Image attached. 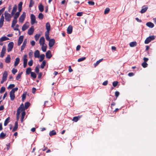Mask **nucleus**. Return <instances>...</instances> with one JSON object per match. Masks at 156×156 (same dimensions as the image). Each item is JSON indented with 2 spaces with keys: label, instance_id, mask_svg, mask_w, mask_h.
Segmentation results:
<instances>
[{
  "label": "nucleus",
  "instance_id": "6",
  "mask_svg": "<svg viewBox=\"0 0 156 156\" xmlns=\"http://www.w3.org/2000/svg\"><path fill=\"white\" fill-rule=\"evenodd\" d=\"M31 23L33 25L36 22L35 16L33 14H31L30 16Z\"/></svg>",
  "mask_w": 156,
  "mask_h": 156
},
{
  "label": "nucleus",
  "instance_id": "22",
  "mask_svg": "<svg viewBox=\"0 0 156 156\" xmlns=\"http://www.w3.org/2000/svg\"><path fill=\"white\" fill-rule=\"evenodd\" d=\"M40 52L38 50L35 51L34 53V56L35 58H39V57Z\"/></svg>",
  "mask_w": 156,
  "mask_h": 156
},
{
  "label": "nucleus",
  "instance_id": "53",
  "mask_svg": "<svg viewBox=\"0 0 156 156\" xmlns=\"http://www.w3.org/2000/svg\"><path fill=\"white\" fill-rule=\"evenodd\" d=\"M5 87H1V90H0V93H3L5 90Z\"/></svg>",
  "mask_w": 156,
  "mask_h": 156
},
{
  "label": "nucleus",
  "instance_id": "40",
  "mask_svg": "<svg viewBox=\"0 0 156 156\" xmlns=\"http://www.w3.org/2000/svg\"><path fill=\"white\" fill-rule=\"evenodd\" d=\"M31 76L34 79H35L36 78L37 76L36 73L34 72H31L30 73Z\"/></svg>",
  "mask_w": 156,
  "mask_h": 156
},
{
  "label": "nucleus",
  "instance_id": "16",
  "mask_svg": "<svg viewBox=\"0 0 156 156\" xmlns=\"http://www.w3.org/2000/svg\"><path fill=\"white\" fill-rule=\"evenodd\" d=\"M6 51V48L3 46L2 50V51L1 52L0 57L1 58H3L4 56V54L5 53Z\"/></svg>",
  "mask_w": 156,
  "mask_h": 156
},
{
  "label": "nucleus",
  "instance_id": "9",
  "mask_svg": "<svg viewBox=\"0 0 156 156\" xmlns=\"http://www.w3.org/2000/svg\"><path fill=\"white\" fill-rule=\"evenodd\" d=\"M24 110L23 104L22 103L18 108L17 111H19V112H23L24 111Z\"/></svg>",
  "mask_w": 156,
  "mask_h": 156
},
{
  "label": "nucleus",
  "instance_id": "13",
  "mask_svg": "<svg viewBox=\"0 0 156 156\" xmlns=\"http://www.w3.org/2000/svg\"><path fill=\"white\" fill-rule=\"evenodd\" d=\"M34 28L33 26L31 27L30 28L28 31V34L29 35H32L34 31Z\"/></svg>",
  "mask_w": 156,
  "mask_h": 156
},
{
  "label": "nucleus",
  "instance_id": "4",
  "mask_svg": "<svg viewBox=\"0 0 156 156\" xmlns=\"http://www.w3.org/2000/svg\"><path fill=\"white\" fill-rule=\"evenodd\" d=\"M14 46V43L13 42H10L8 45L7 50L8 52L11 51Z\"/></svg>",
  "mask_w": 156,
  "mask_h": 156
},
{
  "label": "nucleus",
  "instance_id": "20",
  "mask_svg": "<svg viewBox=\"0 0 156 156\" xmlns=\"http://www.w3.org/2000/svg\"><path fill=\"white\" fill-rule=\"evenodd\" d=\"M45 39L43 37H41L39 40V43L41 45L45 44Z\"/></svg>",
  "mask_w": 156,
  "mask_h": 156
},
{
  "label": "nucleus",
  "instance_id": "11",
  "mask_svg": "<svg viewBox=\"0 0 156 156\" xmlns=\"http://www.w3.org/2000/svg\"><path fill=\"white\" fill-rule=\"evenodd\" d=\"M55 43V40L53 39H52L49 41V46L50 47H52L54 45Z\"/></svg>",
  "mask_w": 156,
  "mask_h": 156
},
{
  "label": "nucleus",
  "instance_id": "32",
  "mask_svg": "<svg viewBox=\"0 0 156 156\" xmlns=\"http://www.w3.org/2000/svg\"><path fill=\"white\" fill-rule=\"evenodd\" d=\"M46 30L48 31H50V25L49 22H47L46 24Z\"/></svg>",
  "mask_w": 156,
  "mask_h": 156
},
{
  "label": "nucleus",
  "instance_id": "52",
  "mask_svg": "<svg viewBox=\"0 0 156 156\" xmlns=\"http://www.w3.org/2000/svg\"><path fill=\"white\" fill-rule=\"evenodd\" d=\"M109 11H110L109 8H107L105 10L104 12V14H108L109 12Z\"/></svg>",
  "mask_w": 156,
  "mask_h": 156
},
{
  "label": "nucleus",
  "instance_id": "10",
  "mask_svg": "<svg viewBox=\"0 0 156 156\" xmlns=\"http://www.w3.org/2000/svg\"><path fill=\"white\" fill-rule=\"evenodd\" d=\"M29 23L28 22H26L22 27V30L23 31H25L29 27Z\"/></svg>",
  "mask_w": 156,
  "mask_h": 156
},
{
  "label": "nucleus",
  "instance_id": "46",
  "mask_svg": "<svg viewBox=\"0 0 156 156\" xmlns=\"http://www.w3.org/2000/svg\"><path fill=\"white\" fill-rule=\"evenodd\" d=\"M20 112H19V111H17V113L16 114V120H17L16 121H17V122H18V121L19 120V116L20 114Z\"/></svg>",
  "mask_w": 156,
  "mask_h": 156
},
{
  "label": "nucleus",
  "instance_id": "21",
  "mask_svg": "<svg viewBox=\"0 0 156 156\" xmlns=\"http://www.w3.org/2000/svg\"><path fill=\"white\" fill-rule=\"evenodd\" d=\"M18 128V122L17 121H16L15 122V126L13 128L12 131V132H14L16 131Z\"/></svg>",
  "mask_w": 156,
  "mask_h": 156
},
{
  "label": "nucleus",
  "instance_id": "47",
  "mask_svg": "<svg viewBox=\"0 0 156 156\" xmlns=\"http://www.w3.org/2000/svg\"><path fill=\"white\" fill-rule=\"evenodd\" d=\"M22 73H23L22 72H21V73H19L17 75V76L16 77V80H18L21 78V76L22 74Z\"/></svg>",
  "mask_w": 156,
  "mask_h": 156
},
{
  "label": "nucleus",
  "instance_id": "63",
  "mask_svg": "<svg viewBox=\"0 0 156 156\" xmlns=\"http://www.w3.org/2000/svg\"><path fill=\"white\" fill-rule=\"evenodd\" d=\"M35 71L37 73H39V69L38 68V67H37V66H36L35 67Z\"/></svg>",
  "mask_w": 156,
  "mask_h": 156
},
{
  "label": "nucleus",
  "instance_id": "42",
  "mask_svg": "<svg viewBox=\"0 0 156 156\" xmlns=\"http://www.w3.org/2000/svg\"><path fill=\"white\" fill-rule=\"evenodd\" d=\"M30 105V103L29 102H27L25 104V109H27L29 106Z\"/></svg>",
  "mask_w": 156,
  "mask_h": 156
},
{
  "label": "nucleus",
  "instance_id": "26",
  "mask_svg": "<svg viewBox=\"0 0 156 156\" xmlns=\"http://www.w3.org/2000/svg\"><path fill=\"white\" fill-rule=\"evenodd\" d=\"M20 61V59L19 58L17 57L16 58L14 64L15 66H16L18 65Z\"/></svg>",
  "mask_w": 156,
  "mask_h": 156
},
{
  "label": "nucleus",
  "instance_id": "23",
  "mask_svg": "<svg viewBox=\"0 0 156 156\" xmlns=\"http://www.w3.org/2000/svg\"><path fill=\"white\" fill-rule=\"evenodd\" d=\"M146 25L147 27L151 28H152L154 26V24L151 22H148L146 24Z\"/></svg>",
  "mask_w": 156,
  "mask_h": 156
},
{
  "label": "nucleus",
  "instance_id": "49",
  "mask_svg": "<svg viewBox=\"0 0 156 156\" xmlns=\"http://www.w3.org/2000/svg\"><path fill=\"white\" fill-rule=\"evenodd\" d=\"M29 58H31L33 56V51L32 50H30L28 54Z\"/></svg>",
  "mask_w": 156,
  "mask_h": 156
},
{
  "label": "nucleus",
  "instance_id": "34",
  "mask_svg": "<svg viewBox=\"0 0 156 156\" xmlns=\"http://www.w3.org/2000/svg\"><path fill=\"white\" fill-rule=\"evenodd\" d=\"M31 69L30 67L28 68L26 70V74L27 75H29L31 72Z\"/></svg>",
  "mask_w": 156,
  "mask_h": 156
},
{
  "label": "nucleus",
  "instance_id": "60",
  "mask_svg": "<svg viewBox=\"0 0 156 156\" xmlns=\"http://www.w3.org/2000/svg\"><path fill=\"white\" fill-rule=\"evenodd\" d=\"M17 72V70L16 69H13L12 70V73L13 74H15V73Z\"/></svg>",
  "mask_w": 156,
  "mask_h": 156
},
{
  "label": "nucleus",
  "instance_id": "39",
  "mask_svg": "<svg viewBox=\"0 0 156 156\" xmlns=\"http://www.w3.org/2000/svg\"><path fill=\"white\" fill-rule=\"evenodd\" d=\"M103 60V59H99V60L97 61V62L94 63V66L95 67H96L97 65H98V64L101 62Z\"/></svg>",
  "mask_w": 156,
  "mask_h": 156
},
{
  "label": "nucleus",
  "instance_id": "27",
  "mask_svg": "<svg viewBox=\"0 0 156 156\" xmlns=\"http://www.w3.org/2000/svg\"><path fill=\"white\" fill-rule=\"evenodd\" d=\"M23 5V2H20L18 4V11L19 12H21L22 9V5Z\"/></svg>",
  "mask_w": 156,
  "mask_h": 156
},
{
  "label": "nucleus",
  "instance_id": "37",
  "mask_svg": "<svg viewBox=\"0 0 156 156\" xmlns=\"http://www.w3.org/2000/svg\"><path fill=\"white\" fill-rule=\"evenodd\" d=\"M27 55H25L23 56V63H27Z\"/></svg>",
  "mask_w": 156,
  "mask_h": 156
},
{
  "label": "nucleus",
  "instance_id": "35",
  "mask_svg": "<svg viewBox=\"0 0 156 156\" xmlns=\"http://www.w3.org/2000/svg\"><path fill=\"white\" fill-rule=\"evenodd\" d=\"M137 45V43L136 41L132 42L129 43V45L131 47L136 46Z\"/></svg>",
  "mask_w": 156,
  "mask_h": 156
},
{
  "label": "nucleus",
  "instance_id": "2",
  "mask_svg": "<svg viewBox=\"0 0 156 156\" xmlns=\"http://www.w3.org/2000/svg\"><path fill=\"white\" fill-rule=\"evenodd\" d=\"M5 20L6 21L9 22L11 20V18L12 16L9 13L6 11L4 13Z\"/></svg>",
  "mask_w": 156,
  "mask_h": 156
},
{
  "label": "nucleus",
  "instance_id": "36",
  "mask_svg": "<svg viewBox=\"0 0 156 156\" xmlns=\"http://www.w3.org/2000/svg\"><path fill=\"white\" fill-rule=\"evenodd\" d=\"M10 119V118L9 117H8V118L6 119L5 120L4 123V126H7L8 124L9 123V120Z\"/></svg>",
  "mask_w": 156,
  "mask_h": 156
},
{
  "label": "nucleus",
  "instance_id": "28",
  "mask_svg": "<svg viewBox=\"0 0 156 156\" xmlns=\"http://www.w3.org/2000/svg\"><path fill=\"white\" fill-rule=\"evenodd\" d=\"M9 38L6 37H5V36L3 37H1L0 38V42H1L3 41H6V40H9Z\"/></svg>",
  "mask_w": 156,
  "mask_h": 156
},
{
  "label": "nucleus",
  "instance_id": "44",
  "mask_svg": "<svg viewBox=\"0 0 156 156\" xmlns=\"http://www.w3.org/2000/svg\"><path fill=\"white\" fill-rule=\"evenodd\" d=\"M44 15L41 13H40L38 15V17L40 20H42L44 18Z\"/></svg>",
  "mask_w": 156,
  "mask_h": 156
},
{
  "label": "nucleus",
  "instance_id": "54",
  "mask_svg": "<svg viewBox=\"0 0 156 156\" xmlns=\"http://www.w3.org/2000/svg\"><path fill=\"white\" fill-rule=\"evenodd\" d=\"M86 58L85 57H83L82 58H80L78 59L77 61L78 62H80L83 61L85 60L86 59Z\"/></svg>",
  "mask_w": 156,
  "mask_h": 156
},
{
  "label": "nucleus",
  "instance_id": "48",
  "mask_svg": "<svg viewBox=\"0 0 156 156\" xmlns=\"http://www.w3.org/2000/svg\"><path fill=\"white\" fill-rule=\"evenodd\" d=\"M40 34H36L34 36L35 40L37 41L39 39V37H40Z\"/></svg>",
  "mask_w": 156,
  "mask_h": 156
},
{
  "label": "nucleus",
  "instance_id": "12",
  "mask_svg": "<svg viewBox=\"0 0 156 156\" xmlns=\"http://www.w3.org/2000/svg\"><path fill=\"white\" fill-rule=\"evenodd\" d=\"M4 21V17L3 16V14L1 16V18L0 19V28H1L3 25V22Z\"/></svg>",
  "mask_w": 156,
  "mask_h": 156
},
{
  "label": "nucleus",
  "instance_id": "25",
  "mask_svg": "<svg viewBox=\"0 0 156 156\" xmlns=\"http://www.w3.org/2000/svg\"><path fill=\"white\" fill-rule=\"evenodd\" d=\"M38 8L39 11L42 12L44 11V6L42 3H40L38 6Z\"/></svg>",
  "mask_w": 156,
  "mask_h": 156
},
{
  "label": "nucleus",
  "instance_id": "31",
  "mask_svg": "<svg viewBox=\"0 0 156 156\" xmlns=\"http://www.w3.org/2000/svg\"><path fill=\"white\" fill-rule=\"evenodd\" d=\"M10 61V57L9 55H8L6 58L5 62L6 63H9Z\"/></svg>",
  "mask_w": 156,
  "mask_h": 156
},
{
  "label": "nucleus",
  "instance_id": "5",
  "mask_svg": "<svg viewBox=\"0 0 156 156\" xmlns=\"http://www.w3.org/2000/svg\"><path fill=\"white\" fill-rule=\"evenodd\" d=\"M25 17L26 13L25 12H23L19 18V22L23 23L25 19Z\"/></svg>",
  "mask_w": 156,
  "mask_h": 156
},
{
  "label": "nucleus",
  "instance_id": "8",
  "mask_svg": "<svg viewBox=\"0 0 156 156\" xmlns=\"http://www.w3.org/2000/svg\"><path fill=\"white\" fill-rule=\"evenodd\" d=\"M27 43V39L26 38L24 39L23 43L21 47V51H23L25 48L26 44Z\"/></svg>",
  "mask_w": 156,
  "mask_h": 156
},
{
  "label": "nucleus",
  "instance_id": "33",
  "mask_svg": "<svg viewBox=\"0 0 156 156\" xmlns=\"http://www.w3.org/2000/svg\"><path fill=\"white\" fill-rule=\"evenodd\" d=\"M56 134V133L55 130H52L50 131L49 133V135L50 136L55 135Z\"/></svg>",
  "mask_w": 156,
  "mask_h": 156
},
{
  "label": "nucleus",
  "instance_id": "19",
  "mask_svg": "<svg viewBox=\"0 0 156 156\" xmlns=\"http://www.w3.org/2000/svg\"><path fill=\"white\" fill-rule=\"evenodd\" d=\"M8 76V73L6 71H5L2 75V79L4 80H6Z\"/></svg>",
  "mask_w": 156,
  "mask_h": 156
},
{
  "label": "nucleus",
  "instance_id": "17",
  "mask_svg": "<svg viewBox=\"0 0 156 156\" xmlns=\"http://www.w3.org/2000/svg\"><path fill=\"white\" fill-rule=\"evenodd\" d=\"M17 9V6L16 5H15L13 8L12 11L11 12V15L13 16L15 14L16 12Z\"/></svg>",
  "mask_w": 156,
  "mask_h": 156
},
{
  "label": "nucleus",
  "instance_id": "62",
  "mask_svg": "<svg viewBox=\"0 0 156 156\" xmlns=\"http://www.w3.org/2000/svg\"><path fill=\"white\" fill-rule=\"evenodd\" d=\"M5 7H3L2 9L0 10V16L1 15V14L5 10Z\"/></svg>",
  "mask_w": 156,
  "mask_h": 156
},
{
  "label": "nucleus",
  "instance_id": "24",
  "mask_svg": "<svg viewBox=\"0 0 156 156\" xmlns=\"http://www.w3.org/2000/svg\"><path fill=\"white\" fill-rule=\"evenodd\" d=\"M17 19H16L14 18L13 20L12 21V23L11 25V27L12 28H14L16 24L17 23Z\"/></svg>",
  "mask_w": 156,
  "mask_h": 156
},
{
  "label": "nucleus",
  "instance_id": "59",
  "mask_svg": "<svg viewBox=\"0 0 156 156\" xmlns=\"http://www.w3.org/2000/svg\"><path fill=\"white\" fill-rule=\"evenodd\" d=\"M33 61L32 60H30L28 62V64L30 66H32L33 65Z\"/></svg>",
  "mask_w": 156,
  "mask_h": 156
},
{
  "label": "nucleus",
  "instance_id": "30",
  "mask_svg": "<svg viewBox=\"0 0 156 156\" xmlns=\"http://www.w3.org/2000/svg\"><path fill=\"white\" fill-rule=\"evenodd\" d=\"M25 115V111L22 112L21 113V122H23V120Z\"/></svg>",
  "mask_w": 156,
  "mask_h": 156
},
{
  "label": "nucleus",
  "instance_id": "38",
  "mask_svg": "<svg viewBox=\"0 0 156 156\" xmlns=\"http://www.w3.org/2000/svg\"><path fill=\"white\" fill-rule=\"evenodd\" d=\"M145 7L144 8H143L141 9V10L140 12L142 13H144L147 10V6H145Z\"/></svg>",
  "mask_w": 156,
  "mask_h": 156
},
{
  "label": "nucleus",
  "instance_id": "18",
  "mask_svg": "<svg viewBox=\"0 0 156 156\" xmlns=\"http://www.w3.org/2000/svg\"><path fill=\"white\" fill-rule=\"evenodd\" d=\"M73 31V27L71 26H69L67 30V32L68 34H71Z\"/></svg>",
  "mask_w": 156,
  "mask_h": 156
},
{
  "label": "nucleus",
  "instance_id": "55",
  "mask_svg": "<svg viewBox=\"0 0 156 156\" xmlns=\"http://www.w3.org/2000/svg\"><path fill=\"white\" fill-rule=\"evenodd\" d=\"M118 82L117 81H115L113 82L112 85L114 87H116L118 85Z\"/></svg>",
  "mask_w": 156,
  "mask_h": 156
},
{
  "label": "nucleus",
  "instance_id": "61",
  "mask_svg": "<svg viewBox=\"0 0 156 156\" xmlns=\"http://www.w3.org/2000/svg\"><path fill=\"white\" fill-rule=\"evenodd\" d=\"M15 86V85L14 84H10L8 87V88L11 89L14 87Z\"/></svg>",
  "mask_w": 156,
  "mask_h": 156
},
{
  "label": "nucleus",
  "instance_id": "51",
  "mask_svg": "<svg viewBox=\"0 0 156 156\" xmlns=\"http://www.w3.org/2000/svg\"><path fill=\"white\" fill-rule=\"evenodd\" d=\"M141 65L143 67L145 68L147 67L148 64L146 62H144L142 63Z\"/></svg>",
  "mask_w": 156,
  "mask_h": 156
},
{
  "label": "nucleus",
  "instance_id": "3",
  "mask_svg": "<svg viewBox=\"0 0 156 156\" xmlns=\"http://www.w3.org/2000/svg\"><path fill=\"white\" fill-rule=\"evenodd\" d=\"M155 38V36L154 35L150 36L146 39L144 41V43L145 44H148L151 41L154 40Z\"/></svg>",
  "mask_w": 156,
  "mask_h": 156
},
{
  "label": "nucleus",
  "instance_id": "57",
  "mask_svg": "<svg viewBox=\"0 0 156 156\" xmlns=\"http://www.w3.org/2000/svg\"><path fill=\"white\" fill-rule=\"evenodd\" d=\"M88 4L90 5H94V2L93 1H90L88 2Z\"/></svg>",
  "mask_w": 156,
  "mask_h": 156
},
{
  "label": "nucleus",
  "instance_id": "29",
  "mask_svg": "<svg viewBox=\"0 0 156 156\" xmlns=\"http://www.w3.org/2000/svg\"><path fill=\"white\" fill-rule=\"evenodd\" d=\"M41 45H42L41 48H42V51L44 52L46 51V49H47V46L46 44H44Z\"/></svg>",
  "mask_w": 156,
  "mask_h": 156
},
{
  "label": "nucleus",
  "instance_id": "43",
  "mask_svg": "<svg viewBox=\"0 0 156 156\" xmlns=\"http://www.w3.org/2000/svg\"><path fill=\"white\" fill-rule=\"evenodd\" d=\"M33 0H30V4L29 5V7L30 8L32 7L34 4V2L33 1Z\"/></svg>",
  "mask_w": 156,
  "mask_h": 156
},
{
  "label": "nucleus",
  "instance_id": "1",
  "mask_svg": "<svg viewBox=\"0 0 156 156\" xmlns=\"http://www.w3.org/2000/svg\"><path fill=\"white\" fill-rule=\"evenodd\" d=\"M18 90V88L16 87L12 89L10 92V99L13 101L15 98V92Z\"/></svg>",
  "mask_w": 156,
  "mask_h": 156
},
{
  "label": "nucleus",
  "instance_id": "50",
  "mask_svg": "<svg viewBox=\"0 0 156 156\" xmlns=\"http://www.w3.org/2000/svg\"><path fill=\"white\" fill-rule=\"evenodd\" d=\"M6 136V134L5 133H4L3 132H2L0 134V136L1 138L2 139L4 138L5 136Z\"/></svg>",
  "mask_w": 156,
  "mask_h": 156
},
{
  "label": "nucleus",
  "instance_id": "58",
  "mask_svg": "<svg viewBox=\"0 0 156 156\" xmlns=\"http://www.w3.org/2000/svg\"><path fill=\"white\" fill-rule=\"evenodd\" d=\"M26 94H23L22 96V101H23L25 99L26 97Z\"/></svg>",
  "mask_w": 156,
  "mask_h": 156
},
{
  "label": "nucleus",
  "instance_id": "7",
  "mask_svg": "<svg viewBox=\"0 0 156 156\" xmlns=\"http://www.w3.org/2000/svg\"><path fill=\"white\" fill-rule=\"evenodd\" d=\"M24 37L23 36H20L19 37L18 42L17 45L18 46H20L23 41Z\"/></svg>",
  "mask_w": 156,
  "mask_h": 156
},
{
  "label": "nucleus",
  "instance_id": "14",
  "mask_svg": "<svg viewBox=\"0 0 156 156\" xmlns=\"http://www.w3.org/2000/svg\"><path fill=\"white\" fill-rule=\"evenodd\" d=\"M46 58H50L52 57V55L51 51L50 50H48L47 51L46 53Z\"/></svg>",
  "mask_w": 156,
  "mask_h": 156
},
{
  "label": "nucleus",
  "instance_id": "15",
  "mask_svg": "<svg viewBox=\"0 0 156 156\" xmlns=\"http://www.w3.org/2000/svg\"><path fill=\"white\" fill-rule=\"evenodd\" d=\"M82 116V115H80L77 116H75L73 118L72 121L75 122H76Z\"/></svg>",
  "mask_w": 156,
  "mask_h": 156
},
{
  "label": "nucleus",
  "instance_id": "64",
  "mask_svg": "<svg viewBox=\"0 0 156 156\" xmlns=\"http://www.w3.org/2000/svg\"><path fill=\"white\" fill-rule=\"evenodd\" d=\"M83 15V12H79L77 13L76 15L78 16H81Z\"/></svg>",
  "mask_w": 156,
  "mask_h": 156
},
{
  "label": "nucleus",
  "instance_id": "41",
  "mask_svg": "<svg viewBox=\"0 0 156 156\" xmlns=\"http://www.w3.org/2000/svg\"><path fill=\"white\" fill-rule=\"evenodd\" d=\"M20 12H19H19H16L15 15V16L14 17V18L16 19H17V18L19 17L20 15Z\"/></svg>",
  "mask_w": 156,
  "mask_h": 156
},
{
  "label": "nucleus",
  "instance_id": "56",
  "mask_svg": "<svg viewBox=\"0 0 156 156\" xmlns=\"http://www.w3.org/2000/svg\"><path fill=\"white\" fill-rule=\"evenodd\" d=\"M19 27V25L18 24H16V27L14 28H13V29L14 30H18L19 31V32L20 33V30H19V29L18 28V27Z\"/></svg>",
  "mask_w": 156,
  "mask_h": 156
},
{
  "label": "nucleus",
  "instance_id": "45",
  "mask_svg": "<svg viewBox=\"0 0 156 156\" xmlns=\"http://www.w3.org/2000/svg\"><path fill=\"white\" fill-rule=\"evenodd\" d=\"M46 65V61L45 60H44L42 62V64L41 65V67L42 69L44 68Z\"/></svg>",
  "mask_w": 156,
  "mask_h": 156
}]
</instances>
